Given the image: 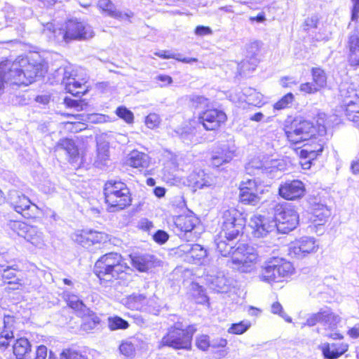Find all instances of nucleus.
<instances>
[{"label": "nucleus", "instance_id": "dca6fc26", "mask_svg": "<svg viewBox=\"0 0 359 359\" xmlns=\"http://www.w3.org/2000/svg\"><path fill=\"white\" fill-rule=\"evenodd\" d=\"M249 225L253 230L252 233L257 238L264 237L268 233L277 231L274 220H270L260 215H253Z\"/></svg>", "mask_w": 359, "mask_h": 359}, {"label": "nucleus", "instance_id": "bf43d9fd", "mask_svg": "<svg viewBox=\"0 0 359 359\" xmlns=\"http://www.w3.org/2000/svg\"><path fill=\"white\" fill-rule=\"evenodd\" d=\"M322 315H323V313H322V309H320L319 312L311 315L307 318L306 322L303 324V326L307 325L312 327L314 326L317 323H322Z\"/></svg>", "mask_w": 359, "mask_h": 359}, {"label": "nucleus", "instance_id": "a878e982", "mask_svg": "<svg viewBox=\"0 0 359 359\" xmlns=\"http://www.w3.org/2000/svg\"><path fill=\"white\" fill-rule=\"evenodd\" d=\"M13 352L16 359H31L32 346L30 342L24 337L16 339L13 345Z\"/></svg>", "mask_w": 359, "mask_h": 359}, {"label": "nucleus", "instance_id": "e2e57ef3", "mask_svg": "<svg viewBox=\"0 0 359 359\" xmlns=\"http://www.w3.org/2000/svg\"><path fill=\"white\" fill-rule=\"evenodd\" d=\"M352 2V10H351V22L349 26L353 25V22L358 21L359 18V0H351Z\"/></svg>", "mask_w": 359, "mask_h": 359}, {"label": "nucleus", "instance_id": "5fc2aeb1", "mask_svg": "<svg viewBox=\"0 0 359 359\" xmlns=\"http://www.w3.org/2000/svg\"><path fill=\"white\" fill-rule=\"evenodd\" d=\"M271 313H273V314H277V315H279L281 318H283L286 322L287 323H291L292 322V318L290 317H289L283 311V306L282 305L276 302H274L272 305H271Z\"/></svg>", "mask_w": 359, "mask_h": 359}, {"label": "nucleus", "instance_id": "6ab92c4d", "mask_svg": "<svg viewBox=\"0 0 359 359\" xmlns=\"http://www.w3.org/2000/svg\"><path fill=\"white\" fill-rule=\"evenodd\" d=\"M199 224V219L195 215H179L173 219V231L178 236H182L191 231Z\"/></svg>", "mask_w": 359, "mask_h": 359}, {"label": "nucleus", "instance_id": "2f4dec72", "mask_svg": "<svg viewBox=\"0 0 359 359\" xmlns=\"http://www.w3.org/2000/svg\"><path fill=\"white\" fill-rule=\"evenodd\" d=\"M235 151L229 147H224L221 152H217L211 158V163L213 166L219 167L223 163H229L234 156Z\"/></svg>", "mask_w": 359, "mask_h": 359}, {"label": "nucleus", "instance_id": "0e129e2a", "mask_svg": "<svg viewBox=\"0 0 359 359\" xmlns=\"http://www.w3.org/2000/svg\"><path fill=\"white\" fill-rule=\"evenodd\" d=\"M319 88L313 83H305L300 86V90L306 93H314L319 90Z\"/></svg>", "mask_w": 359, "mask_h": 359}, {"label": "nucleus", "instance_id": "58836bf2", "mask_svg": "<svg viewBox=\"0 0 359 359\" xmlns=\"http://www.w3.org/2000/svg\"><path fill=\"white\" fill-rule=\"evenodd\" d=\"M238 219H244V217L239 211L234 208L226 210L222 213V224H225L226 222L237 223Z\"/></svg>", "mask_w": 359, "mask_h": 359}, {"label": "nucleus", "instance_id": "052dcab7", "mask_svg": "<svg viewBox=\"0 0 359 359\" xmlns=\"http://www.w3.org/2000/svg\"><path fill=\"white\" fill-rule=\"evenodd\" d=\"M197 347L202 350L206 351L211 346V342L209 341V337L208 335H201L196 339Z\"/></svg>", "mask_w": 359, "mask_h": 359}, {"label": "nucleus", "instance_id": "0eeeda50", "mask_svg": "<svg viewBox=\"0 0 359 359\" xmlns=\"http://www.w3.org/2000/svg\"><path fill=\"white\" fill-rule=\"evenodd\" d=\"M294 271L292 264L283 258L273 257L265 264L262 270L261 279L267 283L280 282Z\"/></svg>", "mask_w": 359, "mask_h": 359}, {"label": "nucleus", "instance_id": "4468645a", "mask_svg": "<svg viewBox=\"0 0 359 359\" xmlns=\"http://www.w3.org/2000/svg\"><path fill=\"white\" fill-rule=\"evenodd\" d=\"M277 161H261L259 158H252L245 165L246 172L249 175L263 174L269 178H274L277 176L278 169Z\"/></svg>", "mask_w": 359, "mask_h": 359}, {"label": "nucleus", "instance_id": "e433bc0d", "mask_svg": "<svg viewBox=\"0 0 359 359\" xmlns=\"http://www.w3.org/2000/svg\"><path fill=\"white\" fill-rule=\"evenodd\" d=\"M212 288L219 292H226L228 289V281L223 274H218L210 280Z\"/></svg>", "mask_w": 359, "mask_h": 359}, {"label": "nucleus", "instance_id": "a19ab883", "mask_svg": "<svg viewBox=\"0 0 359 359\" xmlns=\"http://www.w3.org/2000/svg\"><path fill=\"white\" fill-rule=\"evenodd\" d=\"M109 158V147L107 144H100L97 146V156L95 163L97 167L106 165Z\"/></svg>", "mask_w": 359, "mask_h": 359}, {"label": "nucleus", "instance_id": "b1692460", "mask_svg": "<svg viewBox=\"0 0 359 359\" xmlns=\"http://www.w3.org/2000/svg\"><path fill=\"white\" fill-rule=\"evenodd\" d=\"M331 215L330 210L326 205L323 203H315L311 210L310 220L315 225L324 224Z\"/></svg>", "mask_w": 359, "mask_h": 359}, {"label": "nucleus", "instance_id": "c9c22d12", "mask_svg": "<svg viewBox=\"0 0 359 359\" xmlns=\"http://www.w3.org/2000/svg\"><path fill=\"white\" fill-rule=\"evenodd\" d=\"M207 257V250L199 244H194V248L191 252L189 257L192 259L196 264H203L205 258Z\"/></svg>", "mask_w": 359, "mask_h": 359}, {"label": "nucleus", "instance_id": "338daca9", "mask_svg": "<svg viewBox=\"0 0 359 359\" xmlns=\"http://www.w3.org/2000/svg\"><path fill=\"white\" fill-rule=\"evenodd\" d=\"M6 69V68L4 65H0V95L4 93L6 86L8 85L4 76Z\"/></svg>", "mask_w": 359, "mask_h": 359}, {"label": "nucleus", "instance_id": "ea45409f", "mask_svg": "<svg viewBox=\"0 0 359 359\" xmlns=\"http://www.w3.org/2000/svg\"><path fill=\"white\" fill-rule=\"evenodd\" d=\"M97 5L100 10L109 16L117 17L119 15L116 6L110 0H99Z\"/></svg>", "mask_w": 359, "mask_h": 359}, {"label": "nucleus", "instance_id": "f8f14e48", "mask_svg": "<svg viewBox=\"0 0 359 359\" xmlns=\"http://www.w3.org/2000/svg\"><path fill=\"white\" fill-rule=\"evenodd\" d=\"M10 226L19 236L23 237L33 245L39 248L45 245L43 234L37 227L18 221L11 222Z\"/></svg>", "mask_w": 359, "mask_h": 359}, {"label": "nucleus", "instance_id": "bb28decb", "mask_svg": "<svg viewBox=\"0 0 359 359\" xmlns=\"http://www.w3.org/2000/svg\"><path fill=\"white\" fill-rule=\"evenodd\" d=\"M57 147L66 151L69 157V161L71 163L76 164V165L80 163L79 149L72 140L67 138L61 140L57 143Z\"/></svg>", "mask_w": 359, "mask_h": 359}, {"label": "nucleus", "instance_id": "7ed1b4c3", "mask_svg": "<svg viewBox=\"0 0 359 359\" xmlns=\"http://www.w3.org/2000/svg\"><path fill=\"white\" fill-rule=\"evenodd\" d=\"M106 203L111 212L118 211L129 206L132 202L131 194L127 185L118 180H109L104 187Z\"/></svg>", "mask_w": 359, "mask_h": 359}, {"label": "nucleus", "instance_id": "aec40b11", "mask_svg": "<svg viewBox=\"0 0 359 359\" xmlns=\"http://www.w3.org/2000/svg\"><path fill=\"white\" fill-rule=\"evenodd\" d=\"M353 31L348 40L349 62L352 66L359 65V20L355 22Z\"/></svg>", "mask_w": 359, "mask_h": 359}, {"label": "nucleus", "instance_id": "2eb2a0df", "mask_svg": "<svg viewBox=\"0 0 359 359\" xmlns=\"http://www.w3.org/2000/svg\"><path fill=\"white\" fill-rule=\"evenodd\" d=\"M318 243L313 237H302L296 240L290 248V254L297 258H303L318 250Z\"/></svg>", "mask_w": 359, "mask_h": 359}, {"label": "nucleus", "instance_id": "f3484780", "mask_svg": "<svg viewBox=\"0 0 359 359\" xmlns=\"http://www.w3.org/2000/svg\"><path fill=\"white\" fill-rule=\"evenodd\" d=\"M200 122L207 130L217 129L226 120L225 113L217 109H210L203 111L199 116Z\"/></svg>", "mask_w": 359, "mask_h": 359}, {"label": "nucleus", "instance_id": "423d86ee", "mask_svg": "<svg viewBox=\"0 0 359 359\" xmlns=\"http://www.w3.org/2000/svg\"><path fill=\"white\" fill-rule=\"evenodd\" d=\"M245 225V219H238L237 223L226 222L222 224V230L216 236L215 243L217 250L222 256H229L233 249L236 247L234 240L242 232Z\"/></svg>", "mask_w": 359, "mask_h": 359}, {"label": "nucleus", "instance_id": "f257e3e1", "mask_svg": "<svg viewBox=\"0 0 359 359\" xmlns=\"http://www.w3.org/2000/svg\"><path fill=\"white\" fill-rule=\"evenodd\" d=\"M0 65H4L6 68L4 76L10 85L27 86L34 82L36 77L43 75L41 65L29 64L26 59H22L20 62H1Z\"/></svg>", "mask_w": 359, "mask_h": 359}, {"label": "nucleus", "instance_id": "f03ea898", "mask_svg": "<svg viewBox=\"0 0 359 359\" xmlns=\"http://www.w3.org/2000/svg\"><path fill=\"white\" fill-rule=\"evenodd\" d=\"M128 268L120 254L110 252L95 262L93 271L101 281L111 282L119 278Z\"/></svg>", "mask_w": 359, "mask_h": 359}, {"label": "nucleus", "instance_id": "37998d69", "mask_svg": "<svg viewBox=\"0 0 359 359\" xmlns=\"http://www.w3.org/2000/svg\"><path fill=\"white\" fill-rule=\"evenodd\" d=\"M316 134L319 136H323L327 133V128L329 126V122L327 118V115L325 113H318L316 117Z\"/></svg>", "mask_w": 359, "mask_h": 359}, {"label": "nucleus", "instance_id": "69168bd1", "mask_svg": "<svg viewBox=\"0 0 359 359\" xmlns=\"http://www.w3.org/2000/svg\"><path fill=\"white\" fill-rule=\"evenodd\" d=\"M168 237V234L163 230H158L154 235V241L161 244L165 243Z\"/></svg>", "mask_w": 359, "mask_h": 359}, {"label": "nucleus", "instance_id": "20e7f679", "mask_svg": "<svg viewBox=\"0 0 359 359\" xmlns=\"http://www.w3.org/2000/svg\"><path fill=\"white\" fill-rule=\"evenodd\" d=\"M92 27L87 23L77 19L66 22L62 28L55 29L53 36L58 43H68L74 40H86L93 36Z\"/></svg>", "mask_w": 359, "mask_h": 359}, {"label": "nucleus", "instance_id": "6e6552de", "mask_svg": "<svg viewBox=\"0 0 359 359\" xmlns=\"http://www.w3.org/2000/svg\"><path fill=\"white\" fill-rule=\"evenodd\" d=\"M285 133L287 140L297 144L314 137L316 128L311 121L297 118L292 121L290 126H285Z\"/></svg>", "mask_w": 359, "mask_h": 359}, {"label": "nucleus", "instance_id": "ddd939ff", "mask_svg": "<svg viewBox=\"0 0 359 359\" xmlns=\"http://www.w3.org/2000/svg\"><path fill=\"white\" fill-rule=\"evenodd\" d=\"M239 198L242 203L256 205L260 201L259 194L263 190L255 179H248L241 182Z\"/></svg>", "mask_w": 359, "mask_h": 359}, {"label": "nucleus", "instance_id": "cd10ccee", "mask_svg": "<svg viewBox=\"0 0 359 359\" xmlns=\"http://www.w3.org/2000/svg\"><path fill=\"white\" fill-rule=\"evenodd\" d=\"M64 298L67 302V305L74 309L78 315L81 316L89 315V309L77 295L72 294L69 292H65Z\"/></svg>", "mask_w": 359, "mask_h": 359}, {"label": "nucleus", "instance_id": "72a5a7b5", "mask_svg": "<svg viewBox=\"0 0 359 359\" xmlns=\"http://www.w3.org/2000/svg\"><path fill=\"white\" fill-rule=\"evenodd\" d=\"M322 313H323L322 324L331 330L336 329L337 324L340 322V317L335 315L329 308L322 309Z\"/></svg>", "mask_w": 359, "mask_h": 359}, {"label": "nucleus", "instance_id": "f704fd0d", "mask_svg": "<svg viewBox=\"0 0 359 359\" xmlns=\"http://www.w3.org/2000/svg\"><path fill=\"white\" fill-rule=\"evenodd\" d=\"M146 302V297L142 294H132L125 300L126 306L133 310H142Z\"/></svg>", "mask_w": 359, "mask_h": 359}, {"label": "nucleus", "instance_id": "680f3d73", "mask_svg": "<svg viewBox=\"0 0 359 359\" xmlns=\"http://www.w3.org/2000/svg\"><path fill=\"white\" fill-rule=\"evenodd\" d=\"M252 61L250 62L248 60H243L240 65V69L241 71L245 72V71L254 70L257 64L258 63V60L253 55V57L250 59Z\"/></svg>", "mask_w": 359, "mask_h": 359}, {"label": "nucleus", "instance_id": "39448f33", "mask_svg": "<svg viewBox=\"0 0 359 359\" xmlns=\"http://www.w3.org/2000/svg\"><path fill=\"white\" fill-rule=\"evenodd\" d=\"M195 332L196 328L193 325L184 327L182 323H176L168 329L161 344L163 346H169L174 349L190 350L192 337Z\"/></svg>", "mask_w": 359, "mask_h": 359}, {"label": "nucleus", "instance_id": "4be33fe9", "mask_svg": "<svg viewBox=\"0 0 359 359\" xmlns=\"http://www.w3.org/2000/svg\"><path fill=\"white\" fill-rule=\"evenodd\" d=\"M15 318L11 316L4 318V327L0 332V347L6 348L14 338Z\"/></svg>", "mask_w": 359, "mask_h": 359}, {"label": "nucleus", "instance_id": "4c0bfd02", "mask_svg": "<svg viewBox=\"0 0 359 359\" xmlns=\"http://www.w3.org/2000/svg\"><path fill=\"white\" fill-rule=\"evenodd\" d=\"M65 90L67 92L71 93L74 96H79L81 94H83V87L81 82L76 81L74 78L70 79V81L65 82Z\"/></svg>", "mask_w": 359, "mask_h": 359}, {"label": "nucleus", "instance_id": "13d9d810", "mask_svg": "<svg viewBox=\"0 0 359 359\" xmlns=\"http://www.w3.org/2000/svg\"><path fill=\"white\" fill-rule=\"evenodd\" d=\"M24 286V280L22 281H10L4 284V291L10 293L15 290H22Z\"/></svg>", "mask_w": 359, "mask_h": 359}, {"label": "nucleus", "instance_id": "473e14b6", "mask_svg": "<svg viewBox=\"0 0 359 359\" xmlns=\"http://www.w3.org/2000/svg\"><path fill=\"white\" fill-rule=\"evenodd\" d=\"M107 241V235L104 233L88 230V243L90 251H95L97 249L100 248L102 243H105Z\"/></svg>", "mask_w": 359, "mask_h": 359}, {"label": "nucleus", "instance_id": "9b49d317", "mask_svg": "<svg viewBox=\"0 0 359 359\" xmlns=\"http://www.w3.org/2000/svg\"><path fill=\"white\" fill-rule=\"evenodd\" d=\"M9 201L14 210L26 218L36 217L39 212V208L32 203L30 200L21 192L13 190L9 192Z\"/></svg>", "mask_w": 359, "mask_h": 359}, {"label": "nucleus", "instance_id": "7c9ffc66", "mask_svg": "<svg viewBox=\"0 0 359 359\" xmlns=\"http://www.w3.org/2000/svg\"><path fill=\"white\" fill-rule=\"evenodd\" d=\"M353 100L346 101V105L341 107L348 118L353 122L359 123V97L353 95Z\"/></svg>", "mask_w": 359, "mask_h": 359}, {"label": "nucleus", "instance_id": "8fccbe9b", "mask_svg": "<svg viewBox=\"0 0 359 359\" xmlns=\"http://www.w3.org/2000/svg\"><path fill=\"white\" fill-rule=\"evenodd\" d=\"M119 351L123 355L132 358L135 352V346L131 341H124L119 346Z\"/></svg>", "mask_w": 359, "mask_h": 359}, {"label": "nucleus", "instance_id": "c85d7f7f", "mask_svg": "<svg viewBox=\"0 0 359 359\" xmlns=\"http://www.w3.org/2000/svg\"><path fill=\"white\" fill-rule=\"evenodd\" d=\"M189 181L195 189L210 187L215 184L213 177L205 173L203 170L192 173L189 177Z\"/></svg>", "mask_w": 359, "mask_h": 359}, {"label": "nucleus", "instance_id": "864d4df0", "mask_svg": "<svg viewBox=\"0 0 359 359\" xmlns=\"http://www.w3.org/2000/svg\"><path fill=\"white\" fill-rule=\"evenodd\" d=\"M116 114L118 117L123 119L126 123L133 122L134 116L131 111L125 107H119L116 109Z\"/></svg>", "mask_w": 359, "mask_h": 359}, {"label": "nucleus", "instance_id": "393cba45", "mask_svg": "<svg viewBox=\"0 0 359 359\" xmlns=\"http://www.w3.org/2000/svg\"><path fill=\"white\" fill-rule=\"evenodd\" d=\"M127 164L133 168L142 170L149 166L150 158L145 153L133 150L128 155Z\"/></svg>", "mask_w": 359, "mask_h": 359}, {"label": "nucleus", "instance_id": "4d7b16f0", "mask_svg": "<svg viewBox=\"0 0 359 359\" xmlns=\"http://www.w3.org/2000/svg\"><path fill=\"white\" fill-rule=\"evenodd\" d=\"M146 126L151 129H154L160 124V117L158 114L153 113L149 114L145 119Z\"/></svg>", "mask_w": 359, "mask_h": 359}, {"label": "nucleus", "instance_id": "de8ad7c7", "mask_svg": "<svg viewBox=\"0 0 359 359\" xmlns=\"http://www.w3.org/2000/svg\"><path fill=\"white\" fill-rule=\"evenodd\" d=\"M251 324L248 321H241L238 323H233L229 328L228 332L234 334H241L245 332L250 327Z\"/></svg>", "mask_w": 359, "mask_h": 359}, {"label": "nucleus", "instance_id": "49530a36", "mask_svg": "<svg viewBox=\"0 0 359 359\" xmlns=\"http://www.w3.org/2000/svg\"><path fill=\"white\" fill-rule=\"evenodd\" d=\"M340 97L341 98V107L346 105V101L353 100L351 97L353 95H358L355 90L346 84H343L339 88Z\"/></svg>", "mask_w": 359, "mask_h": 359}, {"label": "nucleus", "instance_id": "5701e85b", "mask_svg": "<svg viewBox=\"0 0 359 359\" xmlns=\"http://www.w3.org/2000/svg\"><path fill=\"white\" fill-rule=\"evenodd\" d=\"M133 267L140 272H145L154 266V257L148 254L135 253L130 255Z\"/></svg>", "mask_w": 359, "mask_h": 359}, {"label": "nucleus", "instance_id": "412c9836", "mask_svg": "<svg viewBox=\"0 0 359 359\" xmlns=\"http://www.w3.org/2000/svg\"><path fill=\"white\" fill-rule=\"evenodd\" d=\"M319 348L325 359H337L348 351V345L345 343H325Z\"/></svg>", "mask_w": 359, "mask_h": 359}, {"label": "nucleus", "instance_id": "774afa93", "mask_svg": "<svg viewBox=\"0 0 359 359\" xmlns=\"http://www.w3.org/2000/svg\"><path fill=\"white\" fill-rule=\"evenodd\" d=\"M212 31L209 27L197 26L195 29V34L198 36H206L212 34Z\"/></svg>", "mask_w": 359, "mask_h": 359}, {"label": "nucleus", "instance_id": "6e6d98bb", "mask_svg": "<svg viewBox=\"0 0 359 359\" xmlns=\"http://www.w3.org/2000/svg\"><path fill=\"white\" fill-rule=\"evenodd\" d=\"M323 150V147L321 144H315L313 146V149L311 148V146L306 147L303 149L302 152H306L308 154L307 157L310 158H314L317 156L320 155Z\"/></svg>", "mask_w": 359, "mask_h": 359}, {"label": "nucleus", "instance_id": "09e8293b", "mask_svg": "<svg viewBox=\"0 0 359 359\" xmlns=\"http://www.w3.org/2000/svg\"><path fill=\"white\" fill-rule=\"evenodd\" d=\"M72 239L74 242L81 245L85 248H89L88 230L76 232L72 235Z\"/></svg>", "mask_w": 359, "mask_h": 359}, {"label": "nucleus", "instance_id": "a18cd8bd", "mask_svg": "<svg viewBox=\"0 0 359 359\" xmlns=\"http://www.w3.org/2000/svg\"><path fill=\"white\" fill-rule=\"evenodd\" d=\"M312 76L314 83L319 88L324 87L327 83V76L324 72L320 68H313Z\"/></svg>", "mask_w": 359, "mask_h": 359}, {"label": "nucleus", "instance_id": "79ce46f5", "mask_svg": "<svg viewBox=\"0 0 359 359\" xmlns=\"http://www.w3.org/2000/svg\"><path fill=\"white\" fill-rule=\"evenodd\" d=\"M108 326L111 330H125L129 327V323L122 318L115 316L108 318Z\"/></svg>", "mask_w": 359, "mask_h": 359}, {"label": "nucleus", "instance_id": "3c124183", "mask_svg": "<svg viewBox=\"0 0 359 359\" xmlns=\"http://www.w3.org/2000/svg\"><path fill=\"white\" fill-rule=\"evenodd\" d=\"M159 308L160 306L158 304L157 298L156 297H153L149 299L146 298V302L144 303V306L142 310H144L154 315H157L160 310Z\"/></svg>", "mask_w": 359, "mask_h": 359}, {"label": "nucleus", "instance_id": "c756f323", "mask_svg": "<svg viewBox=\"0 0 359 359\" xmlns=\"http://www.w3.org/2000/svg\"><path fill=\"white\" fill-rule=\"evenodd\" d=\"M8 265L0 264L1 267H5L1 273V278L4 284L10 281H22L21 276L18 275L16 271H19V267L16 264H11V262H7Z\"/></svg>", "mask_w": 359, "mask_h": 359}, {"label": "nucleus", "instance_id": "a211bd4d", "mask_svg": "<svg viewBox=\"0 0 359 359\" xmlns=\"http://www.w3.org/2000/svg\"><path fill=\"white\" fill-rule=\"evenodd\" d=\"M305 187L300 180L287 181L280 185L278 192L280 196L287 200H295L305 194Z\"/></svg>", "mask_w": 359, "mask_h": 359}, {"label": "nucleus", "instance_id": "1a4fd4ad", "mask_svg": "<svg viewBox=\"0 0 359 359\" xmlns=\"http://www.w3.org/2000/svg\"><path fill=\"white\" fill-rule=\"evenodd\" d=\"M230 255L233 267L242 273L250 272L257 259L255 249L243 243H236V247L233 249Z\"/></svg>", "mask_w": 359, "mask_h": 359}, {"label": "nucleus", "instance_id": "c03bdc74", "mask_svg": "<svg viewBox=\"0 0 359 359\" xmlns=\"http://www.w3.org/2000/svg\"><path fill=\"white\" fill-rule=\"evenodd\" d=\"M294 100V95L292 93H288L273 104V108L276 110L290 108L292 105Z\"/></svg>", "mask_w": 359, "mask_h": 359}, {"label": "nucleus", "instance_id": "9d476101", "mask_svg": "<svg viewBox=\"0 0 359 359\" xmlns=\"http://www.w3.org/2000/svg\"><path fill=\"white\" fill-rule=\"evenodd\" d=\"M276 230L283 233L294 229L299 224V215L289 204H278L274 208Z\"/></svg>", "mask_w": 359, "mask_h": 359}, {"label": "nucleus", "instance_id": "603ef678", "mask_svg": "<svg viewBox=\"0 0 359 359\" xmlns=\"http://www.w3.org/2000/svg\"><path fill=\"white\" fill-rule=\"evenodd\" d=\"M60 359H87V358L76 350L67 348L60 353Z\"/></svg>", "mask_w": 359, "mask_h": 359}]
</instances>
